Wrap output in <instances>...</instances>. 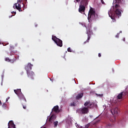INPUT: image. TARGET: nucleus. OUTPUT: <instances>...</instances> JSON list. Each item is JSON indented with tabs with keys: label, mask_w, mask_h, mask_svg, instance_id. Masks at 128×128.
I'll list each match as a JSON object with an SVG mask.
<instances>
[{
	"label": "nucleus",
	"mask_w": 128,
	"mask_h": 128,
	"mask_svg": "<svg viewBox=\"0 0 128 128\" xmlns=\"http://www.w3.org/2000/svg\"><path fill=\"white\" fill-rule=\"evenodd\" d=\"M10 58H5V59H4V60H6V62H8H8H10Z\"/></svg>",
	"instance_id": "nucleus-24"
},
{
	"label": "nucleus",
	"mask_w": 128,
	"mask_h": 128,
	"mask_svg": "<svg viewBox=\"0 0 128 128\" xmlns=\"http://www.w3.org/2000/svg\"><path fill=\"white\" fill-rule=\"evenodd\" d=\"M12 14H16V12H12Z\"/></svg>",
	"instance_id": "nucleus-33"
},
{
	"label": "nucleus",
	"mask_w": 128,
	"mask_h": 128,
	"mask_svg": "<svg viewBox=\"0 0 128 128\" xmlns=\"http://www.w3.org/2000/svg\"><path fill=\"white\" fill-rule=\"evenodd\" d=\"M84 106H86V108H88H88H92L94 107V104H92V103L90 102V101H86L84 104Z\"/></svg>",
	"instance_id": "nucleus-7"
},
{
	"label": "nucleus",
	"mask_w": 128,
	"mask_h": 128,
	"mask_svg": "<svg viewBox=\"0 0 128 128\" xmlns=\"http://www.w3.org/2000/svg\"><path fill=\"white\" fill-rule=\"evenodd\" d=\"M43 128H46V127H44Z\"/></svg>",
	"instance_id": "nucleus-39"
},
{
	"label": "nucleus",
	"mask_w": 128,
	"mask_h": 128,
	"mask_svg": "<svg viewBox=\"0 0 128 128\" xmlns=\"http://www.w3.org/2000/svg\"><path fill=\"white\" fill-rule=\"evenodd\" d=\"M10 50H14V46H10Z\"/></svg>",
	"instance_id": "nucleus-35"
},
{
	"label": "nucleus",
	"mask_w": 128,
	"mask_h": 128,
	"mask_svg": "<svg viewBox=\"0 0 128 128\" xmlns=\"http://www.w3.org/2000/svg\"><path fill=\"white\" fill-rule=\"evenodd\" d=\"M28 76V78H30L32 80H34V72H26Z\"/></svg>",
	"instance_id": "nucleus-12"
},
{
	"label": "nucleus",
	"mask_w": 128,
	"mask_h": 128,
	"mask_svg": "<svg viewBox=\"0 0 128 128\" xmlns=\"http://www.w3.org/2000/svg\"><path fill=\"white\" fill-rule=\"evenodd\" d=\"M2 106L6 108V103H4Z\"/></svg>",
	"instance_id": "nucleus-29"
},
{
	"label": "nucleus",
	"mask_w": 128,
	"mask_h": 128,
	"mask_svg": "<svg viewBox=\"0 0 128 128\" xmlns=\"http://www.w3.org/2000/svg\"><path fill=\"white\" fill-rule=\"evenodd\" d=\"M68 52H72V49H70V48H68Z\"/></svg>",
	"instance_id": "nucleus-26"
},
{
	"label": "nucleus",
	"mask_w": 128,
	"mask_h": 128,
	"mask_svg": "<svg viewBox=\"0 0 128 128\" xmlns=\"http://www.w3.org/2000/svg\"><path fill=\"white\" fill-rule=\"evenodd\" d=\"M70 106H76V104H74V102L71 103Z\"/></svg>",
	"instance_id": "nucleus-28"
},
{
	"label": "nucleus",
	"mask_w": 128,
	"mask_h": 128,
	"mask_svg": "<svg viewBox=\"0 0 128 128\" xmlns=\"http://www.w3.org/2000/svg\"><path fill=\"white\" fill-rule=\"evenodd\" d=\"M16 60V57L15 56H12V58L10 59V62L14 64Z\"/></svg>",
	"instance_id": "nucleus-17"
},
{
	"label": "nucleus",
	"mask_w": 128,
	"mask_h": 128,
	"mask_svg": "<svg viewBox=\"0 0 128 128\" xmlns=\"http://www.w3.org/2000/svg\"><path fill=\"white\" fill-rule=\"evenodd\" d=\"M96 96H100V98H102L104 94H96Z\"/></svg>",
	"instance_id": "nucleus-27"
},
{
	"label": "nucleus",
	"mask_w": 128,
	"mask_h": 128,
	"mask_svg": "<svg viewBox=\"0 0 128 128\" xmlns=\"http://www.w3.org/2000/svg\"><path fill=\"white\" fill-rule=\"evenodd\" d=\"M18 96L21 100V102H24V104H26V98H24V94L22 93L18 95Z\"/></svg>",
	"instance_id": "nucleus-8"
},
{
	"label": "nucleus",
	"mask_w": 128,
	"mask_h": 128,
	"mask_svg": "<svg viewBox=\"0 0 128 128\" xmlns=\"http://www.w3.org/2000/svg\"><path fill=\"white\" fill-rule=\"evenodd\" d=\"M24 4H26L28 2V0H22Z\"/></svg>",
	"instance_id": "nucleus-30"
},
{
	"label": "nucleus",
	"mask_w": 128,
	"mask_h": 128,
	"mask_svg": "<svg viewBox=\"0 0 128 128\" xmlns=\"http://www.w3.org/2000/svg\"><path fill=\"white\" fill-rule=\"evenodd\" d=\"M13 16L14 15H11V16H10V18H12Z\"/></svg>",
	"instance_id": "nucleus-37"
},
{
	"label": "nucleus",
	"mask_w": 128,
	"mask_h": 128,
	"mask_svg": "<svg viewBox=\"0 0 128 128\" xmlns=\"http://www.w3.org/2000/svg\"><path fill=\"white\" fill-rule=\"evenodd\" d=\"M6 101H8V99H6Z\"/></svg>",
	"instance_id": "nucleus-40"
},
{
	"label": "nucleus",
	"mask_w": 128,
	"mask_h": 128,
	"mask_svg": "<svg viewBox=\"0 0 128 128\" xmlns=\"http://www.w3.org/2000/svg\"><path fill=\"white\" fill-rule=\"evenodd\" d=\"M118 36H120V34H117L116 36V38H118Z\"/></svg>",
	"instance_id": "nucleus-31"
},
{
	"label": "nucleus",
	"mask_w": 128,
	"mask_h": 128,
	"mask_svg": "<svg viewBox=\"0 0 128 128\" xmlns=\"http://www.w3.org/2000/svg\"><path fill=\"white\" fill-rule=\"evenodd\" d=\"M16 4H22V0H17V3H16Z\"/></svg>",
	"instance_id": "nucleus-25"
},
{
	"label": "nucleus",
	"mask_w": 128,
	"mask_h": 128,
	"mask_svg": "<svg viewBox=\"0 0 128 128\" xmlns=\"http://www.w3.org/2000/svg\"><path fill=\"white\" fill-rule=\"evenodd\" d=\"M86 34H88V39L86 41L84 42V44H86L87 42H88L90 40V36H92V26H90L88 27L86 26Z\"/></svg>",
	"instance_id": "nucleus-2"
},
{
	"label": "nucleus",
	"mask_w": 128,
	"mask_h": 128,
	"mask_svg": "<svg viewBox=\"0 0 128 128\" xmlns=\"http://www.w3.org/2000/svg\"><path fill=\"white\" fill-rule=\"evenodd\" d=\"M86 6H88V2H80L78 9L79 12L81 14L84 12Z\"/></svg>",
	"instance_id": "nucleus-3"
},
{
	"label": "nucleus",
	"mask_w": 128,
	"mask_h": 128,
	"mask_svg": "<svg viewBox=\"0 0 128 128\" xmlns=\"http://www.w3.org/2000/svg\"><path fill=\"white\" fill-rule=\"evenodd\" d=\"M76 2H80V0H76ZM88 2L86 0H82L81 2Z\"/></svg>",
	"instance_id": "nucleus-23"
},
{
	"label": "nucleus",
	"mask_w": 128,
	"mask_h": 128,
	"mask_svg": "<svg viewBox=\"0 0 128 128\" xmlns=\"http://www.w3.org/2000/svg\"><path fill=\"white\" fill-rule=\"evenodd\" d=\"M14 92L18 96L20 94H22V90L21 89H17L14 90Z\"/></svg>",
	"instance_id": "nucleus-18"
},
{
	"label": "nucleus",
	"mask_w": 128,
	"mask_h": 128,
	"mask_svg": "<svg viewBox=\"0 0 128 128\" xmlns=\"http://www.w3.org/2000/svg\"><path fill=\"white\" fill-rule=\"evenodd\" d=\"M76 112H78V114H88V108L86 107L80 108L76 110Z\"/></svg>",
	"instance_id": "nucleus-5"
},
{
	"label": "nucleus",
	"mask_w": 128,
	"mask_h": 128,
	"mask_svg": "<svg viewBox=\"0 0 128 128\" xmlns=\"http://www.w3.org/2000/svg\"><path fill=\"white\" fill-rule=\"evenodd\" d=\"M0 104H2V102L0 100Z\"/></svg>",
	"instance_id": "nucleus-38"
},
{
	"label": "nucleus",
	"mask_w": 128,
	"mask_h": 128,
	"mask_svg": "<svg viewBox=\"0 0 128 128\" xmlns=\"http://www.w3.org/2000/svg\"><path fill=\"white\" fill-rule=\"evenodd\" d=\"M56 116L54 115H52V116H50V119H49V122H54V120L56 118Z\"/></svg>",
	"instance_id": "nucleus-15"
},
{
	"label": "nucleus",
	"mask_w": 128,
	"mask_h": 128,
	"mask_svg": "<svg viewBox=\"0 0 128 128\" xmlns=\"http://www.w3.org/2000/svg\"><path fill=\"white\" fill-rule=\"evenodd\" d=\"M118 112H120V110L118 108H113L111 110V114H118Z\"/></svg>",
	"instance_id": "nucleus-9"
},
{
	"label": "nucleus",
	"mask_w": 128,
	"mask_h": 128,
	"mask_svg": "<svg viewBox=\"0 0 128 128\" xmlns=\"http://www.w3.org/2000/svg\"><path fill=\"white\" fill-rule=\"evenodd\" d=\"M76 128H78V124H76Z\"/></svg>",
	"instance_id": "nucleus-36"
},
{
	"label": "nucleus",
	"mask_w": 128,
	"mask_h": 128,
	"mask_svg": "<svg viewBox=\"0 0 128 128\" xmlns=\"http://www.w3.org/2000/svg\"><path fill=\"white\" fill-rule=\"evenodd\" d=\"M124 96H122V93H121V92L117 96L118 100H122Z\"/></svg>",
	"instance_id": "nucleus-19"
},
{
	"label": "nucleus",
	"mask_w": 128,
	"mask_h": 128,
	"mask_svg": "<svg viewBox=\"0 0 128 128\" xmlns=\"http://www.w3.org/2000/svg\"><path fill=\"white\" fill-rule=\"evenodd\" d=\"M95 16L96 12H94L93 9H90L88 16V20H90V18H94Z\"/></svg>",
	"instance_id": "nucleus-6"
},
{
	"label": "nucleus",
	"mask_w": 128,
	"mask_h": 128,
	"mask_svg": "<svg viewBox=\"0 0 128 128\" xmlns=\"http://www.w3.org/2000/svg\"><path fill=\"white\" fill-rule=\"evenodd\" d=\"M84 96V93H80L78 94V95L76 96V100H80V98H82Z\"/></svg>",
	"instance_id": "nucleus-16"
},
{
	"label": "nucleus",
	"mask_w": 128,
	"mask_h": 128,
	"mask_svg": "<svg viewBox=\"0 0 128 128\" xmlns=\"http://www.w3.org/2000/svg\"><path fill=\"white\" fill-rule=\"evenodd\" d=\"M121 94H122L123 98L128 94V93L126 92H121Z\"/></svg>",
	"instance_id": "nucleus-21"
},
{
	"label": "nucleus",
	"mask_w": 128,
	"mask_h": 128,
	"mask_svg": "<svg viewBox=\"0 0 128 128\" xmlns=\"http://www.w3.org/2000/svg\"><path fill=\"white\" fill-rule=\"evenodd\" d=\"M122 40H123V42H126V38H124L122 39Z\"/></svg>",
	"instance_id": "nucleus-34"
},
{
	"label": "nucleus",
	"mask_w": 128,
	"mask_h": 128,
	"mask_svg": "<svg viewBox=\"0 0 128 128\" xmlns=\"http://www.w3.org/2000/svg\"><path fill=\"white\" fill-rule=\"evenodd\" d=\"M58 121L54 122V128H56V126H58Z\"/></svg>",
	"instance_id": "nucleus-20"
},
{
	"label": "nucleus",
	"mask_w": 128,
	"mask_h": 128,
	"mask_svg": "<svg viewBox=\"0 0 128 128\" xmlns=\"http://www.w3.org/2000/svg\"><path fill=\"white\" fill-rule=\"evenodd\" d=\"M14 6L16 7H14V6H13L14 8H16V10H19V12H22V5H20V4H18L16 3L14 4Z\"/></svg>",
	"instance_id": "nucleus-11"
},
{
	"label": "nucleus",
	"mask_w": 128,
	"mask_h": 128,
	"mask_svg": "<svg viewBox=\"0 0 128 128\" xmlns=\"http://www.w3.org/2000/svg\"><path fill=\"white\" fill-rule=\"evenodd\" d=\"M98 56L99 58H100V56H102V54H100V53H99L98 54Z\"/></svg>",
	"instance_id": "nucleus-32"
},
{
	"label": "nucleus",
	"mask_w": 128,
	"mask_h": 128,
	"mask_svg": "<svg viewBox=\"0 0 128 128\" xmlns=\"http://www.w3.org/2000/svg\"><path fill=\"white\" fill-rule=\"evenodd\" d=\"M123 0H114L113 4H115V12L114 14H112V12H108V14L112 20H114L112 16H114L115 14L120 18L122 16V8L120 6V4L122 2Z\"/></svg>",
	"instance_id": "nucleus-1"
},
{
	"label": "nucleus",
	"mask_w": 128,
	"mask_h": 128,
	"mask_svg": "<svg viewBox=\"0 0 128 128\" xmlns=\"http://www.w3.org/2000/svg\"><path fill=\"white\" fill-rule=\"evenodd\" d=\"M22 106H23V108H24V110H26V106H24V102H22Z\"/></svg>",
	"instance_id": "nucleus-22"
},
{
	"label": "nucleus",
	"mask_w": 128,
	"mask_h": 128,
	"mask_svg": "<svg viewBox=\"0 0 128 128\" xmlns=\"http://www.w3.org/2000/svg\"><path fill=\"white\" fill-rule=\"evenodd\" d=\"M16 128V125L14 124V122L12 120L10 121L8 123V128Z\"/></svg>",
	"instance_id": "nucleus-14"
},
{
	"label": "nucleus",
	"mask_w": 128,
	"mask_h": 128,
	"mask_svg": "<svg viewBox=\"0 0 128 128\" xmlns=\"http://www.w3.org/2000/svg\"><path fill=\"white\" fill-rule=\"evenodd\" d=\"M52 112H54L56 114H58V112H60L58 106H54L52 109Z\"/></svg>",
	"instance_id": "nucleus-13"
},
{
	"label": "nucleus",
	"mask_w": 128,
	"mask_h": 128,
	"mask_svg": "<svg viewBox=\"0 0 128 128\" xmlns=\"http://www.w3.org/2000/svg\"><path fill=\"white\" fill-rule=\"evenodd\" d=\"M32 64L30 63H28L26 66L25 70H26V72H30L32 70Z\"/></svg>",
	"instance_id": "nucleus-10"
},
{
	"label": "nucleus",
	"mask_w": 128,
	"mask_h": 128,
	"mask_svg": "<svg viewBox=\"0 0 128 128\" xmlns=\"http://www.w3.org/2000/svg\"><path fill=\"white\" fill-rule=\"evenodd\" d=\"M52 40L58 46H60V48L62 46V40L58 38V37L56 36H52Z\"/></svg>",
	"instance_id": "nucleus-4"
}]
</instances>
